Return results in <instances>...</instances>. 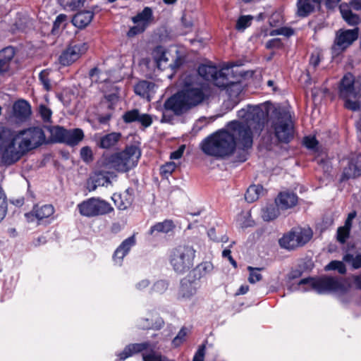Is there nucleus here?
Wrapping results in <instances>:
<instances>
[{
  "instance_id": "nucleus-44",
  "label": "nucleus",
  "mask_w": 361,
  "mask_h": 361,
  "mask_svg": "<svg viewBox=\"0 0 361 361\" xmlns=\"http://www.w3.org/2000/svg\"><path fill=\"white\" fill-rule=\"evenodd\" d=\"M8 204L6 201V197L4 194V191L0 189V222L5 218L7 209Z\"/></svg>"
},
{
  "instance_id": "nucleus-3",
  "label": "nucleus",
  "mask_w": 361,
  "mask_h": 361,
  "mask_svg": "<svg viewBox=\"0 0 361 361\" xmlns=\"http://www.w3.org/2000/svg\"><path fill=\"white\" fill-rule=\"evenodd\" d=\"M233 73L231 65H228L218 71L216 66L202 64L199 66L197 73L188 74L197 75L201 82H203V79L212 82L216 86L226 89L230 97H236L241 92L242 86L234 79Z\"/></svg>"
},
{
  "instance_id": "nucleus-41",
  "label": "nucleus",
  "mask_w": 361,
  "mask_h": 361,
  "mask_svg": "<svg viewBox=\"0 0 361 361\" xmlns=\"http://www.w3.org/2000/svg\"><path fill=\"white\" fill-rule=\"evenodd\" d=\"M253 19L252 16H240L235 25V28L238 30L243 31L245 29L251 25V22Z\"/></svg>"
},
{
  "instance_id": "nucleus-33",
  "label": "nucleus",
  "mask_w": 361,
  "mask_h": 361,
  "mask_svg": "<svg viewBox=\"0 0 361 361\" xmlns=\"http://www.w3.org/2000/svg\"><path fill=\"white\" fill-rule=\"evenodd\" d=\"M13 113L17 118L24 119L30 114V106L27 102L19 100L13 105Z\"/></svg>"
},
{
  "instance_id": "nucleus-10",
  "label": "nucleus",
  "mask_w": 361,
  "mask_h": 361,
  "mask_svg": "<svg viewBox=\"0 0 361 361\" xmlns=\"http://www.w3.org/2000/svg\"><path fill=\"white\" fill-rule=\"evenodd\" d=\"M80 214L86 217L104 215L113 211V207L107 202L99 198L91 197L78 205Z\"/></svg>"
},
{
  "instance_id": "nucleus-64",
  "label": "nucleus",
  "mask_w": 361,
  "mask_h": 361,
  "mask_svg": "<svg viewBox=\"0 0 361 361\" xmlns=\"http://www.w3.org/2000/svg\"><path fill=\"white\" fill-rule=\"evenodd\" d=\"M249 290V287L247 285H242L238 289L236 295H244Z\"/></svg>"
},
{
  "instance_id": "nucleus-55",
  "label": "nucleus",
  "mask_w": 361,
  "mask_h": 361,
  "mask_svg": "<svg viewBox=\"0 0 361 361\" xmlns=\"http://www.w3.org/2000/svg\"><path fill=\"white\" fill-rule=\"evenodd\" d=\"M304 145L308 149H314L317 145V141L314 137H305L304 139Z\"/></svg>"
},
{
  "instance_id": "nucleus-22",
  "label": "nucleus",
  "mask_w": 361,
  "mask_h": 361,
  "mask_svg": "<svg viewBox=\"0 0 361 361\" xmlns=\"http://www.w3.org/2000/svg\"><path fill=\"white\" fill-rule=\"evenodd\" d=\"M137 326L142 329H160L164 325L163 319L157 314H151L149 317L141 318L137 321Z\"/></svg>"
},
{
  "instance_id": "nucleus-58",
  "label": "nucleus",
  "mask_w": 361,
  "mask_h": 361,
  "mask_svg": "<svg viewBox=\"0 0 361 361\" xmlns=\"http://www.w3.org/2000/svg\"><path fill=\"white\" fill-rule=\"evenodd\" d=\"M66 19L67 16L65 14L59 15L54 22L53 30L58 29L61 25L66 20Z\"/></svg>"
},
{
  "instance_id": "nucleus-63",
  "label": "nucleus",
  "mask_w": 361,
  "mask_h": 361,
  "mask_svg": "<svg viewBox=\"0 0 361 361\" xmlns=\"http://www.w3.org/2000/svg\"><path fill=\"white\" fill-rule=\"evenodd\" d=\"M310 65L315 68L319 63V58L318 56H312L310 61Z\"/></svg>"
},
{
  "instance_id": "nucleus-7",
  "label": "nucleus",
  "mask_w": 361,
  "mask_h": 361,
  "mask_svg": "<svg viewBox=\"0 0 361 361\" xmlns=\"http://www.w3.org/2000/svg\"><path fill=\"white\" fill-rule=\"evenodd\" d=\"M298 288L302 291L314 290L318 293H324L328 291L342 292L345 286L341 281L334 278L321 277L303 279L298 283Z\"/></svg>"
},
{
  "instance_id": "nucleus-36",
  "label": "nucleus",
  "mask_w": 361,
  "mask_h": 361,
  "mask_svg": "<svg viewBox=\"0 0 361 361\" xmlns=\"http://www.w3.org/2000/svg\"><path fill=\"white\" fill-rule=\"evenodd\" d=\"M173 228V222L169 220H166L163 222H159L151 227L149 230L150 234L154 233H166L171 231Z\"/></svg>"
},
{
  "instance_id": "nucleus-62",
  "label": "nucleus",
  "mask_w": 361,
  "mask_h": 361,
  "mask_svg": "<svg viewBox=\"0 0 361 361\" xmlns=\"http://www.w3.org/2000/svg\"><path fill=\"white\" fill-rule=\"evenodd\" d=\"M341 0H326L325 5L327 8L332 9L337 6Z\"/></svg>"
},
{
  "instance_id": "nucleus-39",
  "label": "nucleus",
  "mask_w": 361,
  "mask_h": 361,
  "mask_svg": "<svg viewBox=\"0 0 361 361\" xmlns=\"http://www.w3.org/2000/svg\"><path fill=\"white\" fill-rule=\"evenodd\" d=\"M213 269L214 266L210 262H204L198 264L195 271L198 274V277L202 278L210 274Z\"/></svg>"
},
{
  "instance_id": "nucleus-38",
  "label": "nucleus",
  "mask_w": 361,
  "mask_h": 361,
  "mask_svg": "<svg viewBox=\"0 0 361 361\" xmlns=\"http://www.w3.org/2000/svg\"><path fill=\"white\" fill-rule=\"evenodd\" d=\"M343 260L355 269L361 268V253L356 254L355 255L347 253L343 256Z\"/></svg>"
},
{
  "instance_id": "nucleus-24",
  "label": "nucleus",
  "mask_w": 361,
  "mask_h": 361,
  "mask_svg": "<svg viewBox=\"0 0 361 361\" xmlns=\"http://www.w3.org/2000/svg\"><path fill=\"white\" fill-rule=\"evenodd\" d=\"M298 202V197L293 192H281L275 200L276 206L280 209H288L294 207Z\"/></svg>"
},
{
  "instance_id": "nucleus-53",
  "label": "nucleus",
  "mask_w": 361,
  "mask_h": 361,
  "mask_svg": "<svg viewBox=\"0 0 361 361\" xmlns=\"http://www.w3.org/2000/svg\"><path fill=\"white\" fill-rule=\"evenodd\" d=\"M205 345H202L199 347L198 350L195 353L192 361H204L205 355Z\"/></svg>"
},
{
  "instance_id": "nucleus-18",
  "label": "nucleus",
  "mask_w": 361,
  "mask_h": 361,
  "mask_svg": "<svg viewBox=\"0 0 361 361\" xmlns=\"http://www.w3.org/2000/svg\"><path fill=\"white\" fill-rule=\"evenodd\" d=\"M152 58L159 69H165L171 67V69L177 68L179 64L177 62L169 63L170 54L161 46L155 47L152 53Z\"/></svg>"
},
{
  "instance_id": "nucleus-54",
  "label": "nucleus",
  "mask_w": 361,
  "mask_h": 361,
  "mask_svg": "<svg viewBox=\"0 0 361 361\" xmlns=\"http://www.w3.org/2000/svg\"><path fill=\"white\" fill-rule=\"evenodd\" d=\"M146 29L142 25L135 24V26L132 27L128 32V36L131 37L137 34L143 32Z\"/></svg>"
},
{
  "instance_id": "nucleus-45",
  "label": "nucleus",
  "mask_w": 361,
  "mask_h": 361,
  "mask_svg": "<svg viewBox=\"0 0 361 361\" xmlns=\"http://www.w3.org/2000/svg\"><path fill=\"white\" fill-rule=\"evenodd\" d=\"M38 112L44 122H51L52 111L49 108L44 104H40Z\"/></svg>"
},
{
  "instance_id": "nucleus-32",
  "label": "nucleus",
  "mask_w": 361,
  "mask_h": 361,
  "mask_svg": "<svg viewBox=\"0 0 361 361\" xmlns=\"http://www.w3.org/2000/svg\"><path fill=\"white\" fill-rule=\"evenodd\" d=\"M65 136L64 143L71 146H74L83 140L84 133L81 129L75 128L72 130H66Z\"/></svg>"
},
{
  "instance_id": "nucleus-6",
  "label": "nucleus",
  "mask_w": 361,
  "mask_h": 361,
  "mask_svg": "<svg viewBox=\"0 0 361 361\" xmlns=\"http://www.w3.org/2000/svg\"><path fill=\"white\" fill-rule=\"evenodd\" d=\"M196 250L190 245H179L171 252L170 264L178 274L188 271L194 265Z\"/></svg>"
},
{
  "instance_id": "nucleus-2",
  "label": "nucleus",
  "mask_w": 361,
  "mask_h": 361,
  "mask_svg": "<svg viewBox=\"0 0 361 361\" xmlns=\"http://www.w3.org/2000/svg\"><path fill=\"white\" fill-rule=\"evenodd\" d=\"M181 90L168 98L161 109L162 123H170L173 115L181 116L202 104L210 94L208 84L196 75L184 73L180 78Z\"/></svg>"
},
{
  "instance_id": "nucleus-50",
  "label": "nucleus",
  "mask_w": 361,
  "mask_h": 361,
  "mask_svg": "<svg viewBox=\"0 0 361 361\" xmlns=\"http://www.w3.org/2000/svg\"><path fill=\"white\" fill-rule=\"evenodd\" d=\"M168 283L164 280L157 281L152 286V290L157 293H163L168 288Z\"/></svg>"
},
{
  "instance_id": "nucleus-28",
  "label": "nucleus",
  "mask_w": 361,
  "mask_h": 361,
  "mask_svg": "<svg viewBox=\"0 0 361 361\" xmlns=\"http://www.w3.org/2000/svg\"><path fill=\"white\" fill-rule=\"evenodd\" d=\"M153 20L152 9L149 7H145L144 9L132 18L134 24L142 25L144 28H147L150 23Z\"/></svg>"
},
{
  "instance_id": "nucleus-27",
  "label": "nucleus",
  "mask_w": 361,
  "mask_h": 361,
  "mask_svg": "<svg viewBox=\"0 0 361 361\" xmlns=\"http://www.w3.org/2000/svg\"><path fill=\"white\" fill-rule=\"evenodd\" d=\"M343 177L348 179L361 175V154L352 159L348 167L344 169Z\"/></svg>"
},
{
  "instance_id": "nucleus-30",
  "label": "nucleus",
  "mask_w": 361,
  "mask_h": 361,
  "mask_svg": "<svg viewBox=\"0 0 361 361\" xmlns=\"http://www.w3.org/2000/svg\"><path fill=\"white\" fill-rule=\"evenodd\" d=\"M14 54V49L11 47H8L0 51V74L8 70L10 62Z\"/></svg>"
},
{
  "instance_id": "nucleus-35",
  "label": "nucleus",
  "mask_w": 361,
  "mask_h": 361,
  "mask_svg": "<svg viewBox=\"0 0 361 361\" xmlns=\"http://www.w3.org/2000/svg\"><path fill=\"white\" fill-rule=\"evenodd\" d=\"M116 195H114V201L116 202ZM118 197L121 200V204L118 206L120 209H125L130 207L133 201V190L127 189L122 194L118 195Z\"/></svg>"
},
{
  "instance_id": "nucleus-51",
  "label": "nucleus",
  "mask_w": 361,
  "mask_h": 361,
  "mask_svg": "<svg viewBox=\"0 0 361 361\" xmlns=\"http://www.w3.org/2000/svg\"><path fill=\"white\" fill-rule=\"evenodd\" d=\"M86 0H71L68 1L65 4V7L71 11H75L82 6Z\"/></svg>"
},
{
  "instance_id": "nucleus-20",
  "label": "nucleus",
  "mask_w": 361,
  "mask_h": 361,
  "mask_svg": "<svg viewBox=\"0 0 361 361\" xmlns=\"http://www.w3.org/2000/svg\"><path fill=\"white\" fill-rule=\"evenodd\" d=\"M135 243V235L130 236L124 240L114 252L113 255L114 262L119 266L121 265L123 258L128 254Z\"/></svg>"
},
{
  "instance_id": "nucleus-5",
  "label": "nucleus",
  "mask_w": 361,
  "mask_h": 361,
  "mask_svg": "<svg viewBox=\"0 0 361 361\" xmlns=\"http://www.w3.org/2000/svg\"><path fill=\"white\" fill-rule=\"evenodd\" d=\"M269 131L277 140L288 142L293 137V123L290 114L284 109H275L268 120Z\"/></svg>"
},
{
  "instance_id": "nucleus-52",
  "label": "nucleus",
  "mask_w": 361,
  "mask_h": 361,
  "mask_svg": "<svg viewBox=\"0 0 361 361\" xmlns=\"http://www.w3.org/2000/svg\"><path fill=\"white\" fill-rule=\"evenodd\" d=\"M187 335L186 329L183 328L180 330L177 336L173 338L172 343L175 347L179 346L184 341Z\"/></svg>"
},
{
  "instance_id": "nucleus-15",
  "label": "nucleus",
  "mask_w": 361,
  "mask_h": 361,
  "mask_svg": "<svg viewBox=\"0 0 361 361\" xmlns=\"http://www.w3.org/2000/svg\"><path fill=\"white\" fill-rule=\"evenodd\" d=\"M88 49V45L85 42L71 44L59 56V62L63 66H69L77 61Z\"/></svg>"
},
{
  "instance_id": "nucleus-13",
  "label": "nucleus",
  "mask_w": 361,
  "mask_h": 361,
  "mask_svg": "<svg viewBox=\"0 0 361 361\" xmlns=\"http://www.w3.org/2000/svg\"><path fill=\"white\" fill-rule=\"evenodd\" d=\"M27 151L23 143L17 140L16 134L12 135L10 141L4 146L2 159L6 164L18 161Z\"/></svg>"
},
{
  "instance_id": "nucleus-16",
  "label": "nucleus",
  "mask_w": 361,
  "mask_h": 361,
  "mask_svg": "<svg viewBox=\"0 0 361 361\" xmlns=\"http://www.w3.org/2000/svg\"><path fill=\"white\" fill-rule=\"evenodd\" d=\"M350 7L356 11H361V0H350L349 4L343 3L339 6L340 12L344 20L350 25H355L360 21L359 16L353 13Z\"/></svg>"
},
{
  "instance_id": "nucleus-25",
  "label": "nucleus",
  "mask_w": 361,
  "mask_h": 361,
  "mask_svg": "<svg viewBox=\"0 0 361 361\" xmlns=\"http://www.w3.org/2000/svg\"><path fill=\"white\" fill-rule=\"evenodd\" d=\"M322 0H298L297 13L299 16L306 17L319 7Z\"/></svg>"
},
{
  "instance_id": "nucleus-12",
  "label": "nucleus",
  "mask_w": 361,
  "mask_h": 361,
  "mask_svg": "<svg viewBox=\"0 0 361 361\" xmlns=\"http://www.w3.org/2000/svg\"><path fill=\"white\" fill-rule=\"evenodd\" d=\"M17 140L23 143V145L28 152L41 145L45 141V135L42 128L35 127L21 130L16 133Z\"/></svg>"
},
{
  "instance_id": "nucleus-26",
  "label": "nucleus",
  "mask_w": 361,
  "mask_h": 361,
  "mask_svg": "<svg viewBox=\"0 0 361 361\" xmlns=\"http://www.w3.org/2000/svg\"><path fill=\"white\" fill-rule=\"evenodd\" d=\"M121 134L117 132H113L101 136L97 145L99 148L102 149H111L116 146L118 142L121 139Z\"/></svg>"
},
{
  "instance_id": "nucleus-48",
  "label": "nucleus",
  "mask_w": 361,
  "mask_h": 361,
  "mask_svg": "<svg viewBox=\"0 0 361 361\" xmlns=\"http://www.w3.org/2000/svg\"><path fill=\"white\" fill-rule=\"evenodd\" d=\"M176 164L174 162H167L160 168V173L161 176L167 178L171 175L176 169Z\"/></svg>"
},
{
  "instance_id": "nucleus-42",
  "label": "nucleus",
  "mask_w": 361,
  "mask_h": 361,
  "mask_svg": "<svg viewBox=\"0 0 361 361\" xmlns=\"http://www.w3.org/2000/svg\"><path fill=\"white\" fill-rule=\"evenodd\" d=\"M51 73V71L44 70L42 71L39 75V80L41 81L42 84L43 85L46 90H49L51 89V84L50 80Z\"/></svg>"
},
{
  "instance_id": "nucleus-61",
  "label": "nucleus",
  "mask_w": 361,
  "mask_h": 361,
  "mask_svg": "<svg viewBox=\"0 0 361 361\" xmlns=\"http://www.w3.org/2000/svg\"><path fill=\"white\" fill-rule=\"evenodd\" d=\"M99 73V71L97 68H94L90 70L89 75L92 81L97 82Z\"/></svg>"
},
{
  "instance_id": "nucleus-60",
  "label": "nucleus",
  "mask_w": 361,
  "mask_h": 361,
  "mask_svg": "<svg viewBox=\"0 0 361 361\" xmlns=\"http://www.w3.org/2000/svg\"><path fill=\"white\" fill-rule=\"evenodd\" d=\"M294 33V31L293 29L289 27H280V35H284L286 37H290L293 35Z\"/></svg>"
},
{
  "instance_id": "nucleus-37",
  "label": "nucleus",
  "mask_w": 361,
  "mask_h": 361,
  "mask_svg": "<svg viewBox=\"0 0 361 361\" xmlns=\"http://www.w3.org/2000/svg\"><path fill=\"white\" fill-rule=\"evenodd\" d=\"M279 208L275 204L267 205L262 209V218L264 221H271L279 215Z\"/></svg>"
},
{
  "instance_id": "nucleus-8",
  "label": "nucleus",
  "mask_w": 361,
  "mask_h": 361,
  "mask_svg": "<svg viewBox=\"0 0 361 361\" xmlns=\"http://www.w3.org/2000/svg\"><path fill=\"white\" fill-rule=\"evenodd\" d=\"M155 344L149 341L129 344L118 353L119 361H123L139 353H142V361H164L165 356L155 350Z\"/></svg>"
},
{
  "instance_id": "nucleus-34",
  "label": "nucleus",
  "mask_w": 361,
  "mask_h": 361,
  "mask_svg": "<svg viewBox=\"0 0 361 361\" xmlns=\"http://www.w3.org/2000/svg\"><path fill=\"white\" fill-rule=\"evenodd\" d=\"M263 192V188L259 185H250L245 195V199L247 202L256 201Z\"/></svg>"
},
{
  "instance_id": "nucleus-29",
  "label": "nucleus",
  "mask_w": 361,
  "mask_h": 361,
  "mask_svg": "<svg viewBox=\"0 0 361 361\" xmlns=\"http://www.w3.org/2000/svg\"><path fill=\"white\" fill-rule=\"evenodd\" d=\"M94 13L90 11H84L76 13L73 18V24L79 28H84L92 21Z\"/></svg>"
},
{
  "instance_id": "nucleus-49",
  "label": "nucleus",
  "mask_w": 361,
  "mask_h": 361,
  "mask_svg": "<svg viewBox=\"0 0 361 361\" xmlns=\"http://www.w3.org/2000/svg\"><path fill=\"white\" fill-rule=\"evenodd\" d=\"M80 157L86 163L93 160V153L90 147L85 146L80 149Z\"/></svg>"
},
{
  "instance_id": "nucleus-57",
  "label": "nucleus",
  "mask_w": 361,
  "mask_h": 361,
  "mask_svg": "<svg viewBox=\"0 0 361 361\" xmlns=\"http://www.w3.org/2000/svg\"><path fill=\"white\" fill-rule=\"evenodd\" d=\"M281 46L282 43L281 42V39L279 38L270 39L266 44V47L267 49L279 48Z\"/></svg>"
},
{
  "instance_id": "nucleus-9",
  "label": "nucleus",
  "mask_w": 361,
  "mask_h": 361,
  "mask_svg": "<svg viewBox=\"0 0 361 361\" xmlns=\"http://www.w3.org/2000/svg\"><path fill=\"white\" fill-rule=\"evenodd\" d=\"M340 97L345 100V106L350 110L356 111L360 104L355 100L359 90L355 86L354 77L351 73L345 74L341 81L339 89Z\"/></svg>"
},
{
  "instance_id": "nucleus-17",
  "label": "nucleus",
  "mask_w": 361,
  "mask_h": 361,
  "mask_svg": "<svg viewBox=\"0 0 361 361\" xmlns=\"http://www.w3.org/2000/svg\"><path fill=\"white\" fill-rule=\"evenodd\" d=\"M123 119L126 123L137 122L145 128L149 127L153 122L152 116L148 114L141 113L137 109H133L125 112L123 115Z\"/></svg>"
},
{
  "instance_id": "nucleus-1",
  "label": "nucleus",
  "mask_w": 361,
  "mask_h": 361,
  "mask_svg": "<svg viewBox=\"0 0 361 361\" xmlns=\"http://www.w3.org/2000/svg\"><path fill=\"white\" fill-rule=\"evenodd\" d=\"M267 116L264 106L248 105L238 111L240 120L228 122L224 128L204 139L200 144L202 151L208 156L224 159L231 156L237 147L243 150L251 148L253 133L262 130Z\"/></svg>"
},
{
  "instance_id": "nucleus-56",
  "label": "nucleus",
  "mask_w": 361,
  "mask_h": 361,
  "mask_svg": "<svg viewBox=\"0 0 361 361\" xmlns=\"http://www.w3.org/2000/svg\"><path fill=\"white\" fill-rule=\"evenodd\" d=\"M185 146L184 145H180L178 149L171 153V159H179L183 154Z\"/></svg>"
},
{
  "instance_id": "nucleus-21",
  "label": "nucleus",
  "mask_w": 361,
  "mask_h": 361,
  "mask_svg": "<svg viewBox=\"0 0 361 361\" xmlns=\"http://www.w3.org/2000/svg\"><path fill=\"white\" fill-rule=\"evenodd\" d=\"M157 86L154 82L147 80L140 81L135 87L134 91L136 94L147 100H151L155 94Z\"/></svg>"
},
{
  "instance_id": "nucleus-43",
  "label": "nucleus",
  "mask_w": 361,
  "mask_h": 361,
  "mask_svg": "<svg viewBox=\"0 0 361 361\" xmlns=\"http://www.w3.org/2000/svg\"><path fill=\"white\" fill-rule=\"evenodd\" d=\"M247 269L250 272V276L248 277V281L250 283H255L257 281H259L262 276L259 271L262 270L260 268H254L252 267H248Z\"/></svg>"
},
{
  "instance_id": "nucleus-31",
  "label": "nucleus",
  "mask_w": 361,
  "mask_h": 361,
  "mask_svg": "<svg viewBox=\"0 0 361 361\" xmlns=\"http://www.w3.org/2000/svg\"><path fill=\"white\" fill-rule=\"evenodd\" d=\"M110 183L108 177L101 173L94 174L91 176L87 183V188L89 191H94L99 186H107Z\"/></svg>"
},
{
  "instance_id": "nucleus-11",
  "label": "nucleus",
  "mask_w": 361,
  "mask_h": 361,
  "mask_svg": "<svg viewBox=\"0 0 361 361\" xmlns=\"http://www.w3.org/2000/svg\"><path fill=\"white\" fill-rule=\"evenodd\" d=\"M312 236L310 228H298L285 234L280 240L279 245L287 250H293L307 243Z\"/></svg>"
},
{
  "instance_id": "nucleus-19",
  "label": "nucleus",
  "mask_w": 361,
  "mask_h": 361,
  "mask_svg": "<svg viewBox=\"0 0 361 361\" xmlns=\"http://www.w3.org/2000/svg\"><path fill=\"white\" fill-rule=\"evenodd\" d=\"M54 208L51 204H44L42 206H35L30 213L25 214V218L27 221L33 222L36 219L38 221H42L47 219L53 215Z\"/></svg>"
},
{
  "instance_id": "nucleus-4",
  "label": "nucleus",
  "mask_w": 361,
  "mask_h": 361,
  "mask_svg": "<svg viewBox=\"0 0 361 361\" xmlns=\"http://www.w3.org/2000/svg\"><path fill=\"white\" fill-rule=\"evenodd\" d=\"M140 156L139 148L131 145L120 152H104L98 163L105 169L127 173L137 166Z\"/></svg>"
},
{
  "instance_id": "nucleus-23",
  "label": "nucleus",
  "mask_w": 361,
  "mask_h": 361,
  "mask_svg": "<svg viewBox=\"0 0 361 361\" xmlns=\"http://www.w3.org/2000/svg\"><path fill=\"white\" fill-rule=\"evenodd\" d=\"M197 290V287L195 283L183 279L180 282L178 297L180 300H188L196 294Z\"/></svg>"
},
{
  "instance_id": "nucleus-46",
  "label": "nucleus",
  "mask_w": 361,
  "mask_h": 361,
  "mask_svg": "<svg viewBox=\"0 0 361 361\" xmlns=\"http://www.w3.org/2000/svg\"><path fill=\"white\" fill-rule=\"evenodd\" d=\"M350 229L345 228L344 226H341L338 228L337 230V240L341 243L344 244L347 239L349 238Z\"/></svg>"
},
{
  "instance_id": "nucleus-14",
  "label": "nucleus",
  "mask_w": 361,
  "mask_h": 361,
  "mask_svg": "<svg viewBox=\"0 0 361 361\" xmlns=\"http://www.w3.org/2000/svg\"><path fill=\"white\" fill-rule=\"evenodd\" d=\"M358 37V28L339 30L336 33L334 44L331 48L334 56L339 55Z\"/></svg>"
},
{
  "instance_id": "nucleus-47",
  "label": "nucleus",
  "mask_w": 361,
  "mask_h": 361,
  "mask_svg": "<svg viewBox=\"0 0 361 361\" xmlns=\"http://www.w3.org/2000/svg\"><path fill=\"white\" fill-rule=\"evenodd\" d=\"M326 270H338L340 274H345L346 271L345 267L343 262L332 261L326 266Z\"/></svg>"
},
{
  "instance_id": "nucleus-59",
  "label": "nucleus",
  "mask_w": 361,
  "mask_h": 361,
  "mask_svg": "<svg viewBox=\"0 0 361 361\" xmlns=\"http://www.w3.org/2000/svg\"><path fill=\"white\" fill-rule=\"evenodd\" d=\"M150 284L147 279H142L135 284V288L138 290H143L147 288Z\"/></svg>"
},
{
  "instance_id": "nucleus-40",
  "label": "nucleus",
  "mask_w": 361,
  "mask_h": 361,
  "mask_svg": "<svg viewBox=\"0 0 361 361\" xmlns=\"http://www.w3.org/2000/svg\"><path fill=\"white\" fill-rule=\"evenodd\" d=\"M66 129L60 126H54L50 128V133L52 138L59 142H64Z\"/></svg>"
}]
</instances>
